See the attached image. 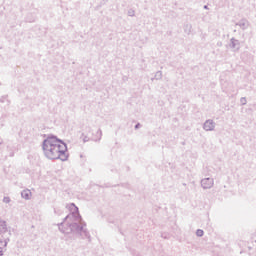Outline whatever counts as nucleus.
<instances>
[{
    "instance_id": "f257e3e1",
    "label": "nucleus",
    "mask_w": 256,
    "mask_h": 256,
    "mask_svg": "<svg viewBox=\"0 0 256 256\" xmlns=\"http://www.w3.org/2000/svg\"><path fill=\"white\" fill-rule=\"evenodd\" d=\"M43 152L48 159L67 161V144L55 137H49L43 142Z\"/></svg>"
},
{
    "instance_id": "f03ea898",
    "label": "nucleus",
    "mask_w": 256,
    "mask_h": 256,
    "mask_svg": "<svg viewBox=\"0 0 256 256\" xmlns=\"http://www.w3.org/2000/svg\"><path fill=\"white\" fill-rule=\"evenodd\" d=\"M201 185L204 189H211L213 187V179L205 178L201 181Z\"/></svg>"
},
{
    "instance_id": "7ed1b4c3",
    "label": "nucleus",
    "mask_w": 256,
    "mask_h": 256,
    "mask_svg": "<svg viewBox=\"0 0 256 256\" xmlns=\"http://www.w3.org/2000/svg\"><path fill=\"white\" fill-rule=\"evenodd\" d=\"M204 129L205 131H213V129H215V124L213 121L208 120L204 123Z\"/></svg>"
},
{
    "instance_id": "20e7f679",
    "label": "nucleus",
    "mask_w": 256,
    "mask_h": 256,
    "mask_svg": "<svg viewBox=\"0 0 256 256\" xmlns=\"http://www.w3.org/2000/svg\"><path fill=\"white\" fill-rule=\"evenodd\" d=\"M29 195H31V192L29 190H24L22 192V197H25V199H29Z\"/></svg>"
},
{
    "instance_id": "39448f33",
    "label": "nucleus",
    "mask_w": 256,
    "mask_h": 256,
    "mask_svg": "<svg viewBox=\"0 0 256 256\" xmlns=\"http://www.w3.org/2000/svg\"><path fill=\"white\" fill-rule=\"evenodd\" d=\"M203 230H197L196 231V235H197V237H203Z\"/></svg>"
}]
</instances>
